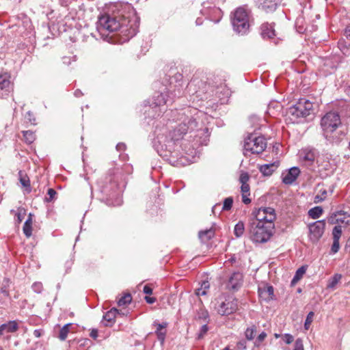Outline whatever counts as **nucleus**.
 Returning <instances> with one entry per match:
<instances>
[{"instance_id":"obj_60","label":"nucleus","mask_w":350,"mask_h":350,"mask_svg":"<svg viewBox=\"0 0 350 350\" xmlns=\"http://www.w3.org/2000/svg\"><path fill=\"white\" fill-rule=\"evenodd\" d=\"M31 215L29 214V217L28 219L25 221L24 225H27V226H31V224H32V219H31Z\"/></svg>"},{"instance_id":"obj_16","label":"nucleus","mask_w":350,"mask_h":350,"mask_svg":"<svg viewBox=\"0 0 350 350\" xmlns=\"http://www.w3.org/2000/svg\"><path fill=\"white\" fill-rule=\"evenodd\" d=\"M300 170L297 167H293L282 175V182L286 185H291L298 177Z\"/></svg>"},{"instance_id":"obj_33","label":"nucleus","mask_w":350,"mask_h":350,"mask_svg":"<svg viewBox=\"0 0 350 350\" xmlns=\"http://www.w3.org/2000/svg\"><path fill=\"white\" fill-rule=\"evenodd\" d=\"M3 325H5V332H14L18 329V324L16 321H10L8 323L2 324Z\"/></svg>"},{"instance_id":"obj_19","label":"nucleus","mask_w":350,"mask_h":350,"mask_svg":"<svg viewBox=\"0 0 350 350\" xmlns=\"http://www.w3.org/2000/svg\"><path fill=\"white\" fill-rule=\"evenodd\" d=\"M242 281L243 275L241 273L239 272L233 273L229 279L228 287L232 290H237L241 286Z\"/></svg>"},{"instance_id":"obj_59","label":"nucleus","mask_w":350,"mask_h":350,"mask_svg":"<svg viewBox=\"0 0 350 350\" xmlns=\"http://www.w3.org/2000/svg\"><path fill=\"white\" fill-rule=\"evenodd\" d=\"M90 336L92 338H96L97 336H98V331L96 329H92L90 332Z\"/></svg>"},{"instance_id":"obj_34","label":"nucleus","mask_w":350,"mask_h":350,"mask_svg":"<svg viewBox=\"0 0 350 350\" xmlns=\"http://www.w3.org/2000/svg\"><path fill=\"white\" fill-rule=\"evenodd\" d=\"M327 191L325 189H321L319 193L314 197V202L319 203L327 198Z\"/></svg>"},{"instance_id":"obj_42","label":"nucleus","mask_w":350,"mask_h":350,"mask_svg":"<svg viewBox=\"0 0 350 350\" xmlns=\"http://www.w3.org/2000/svg\"><path fill=\"white\" fill-rule=\"evenodd\" d=\"M156 334H157L158 340L161 343H163V342L165 340V338L166 332L161 331V330H156Z\"/></svg>"},{"instance_id":"obj_10","label":"nucleus","mask_w":350,"mask_h":350,"mask_svg":"<svg viewBox=\"0 0 350 350\" xmlns=\"http://www.w3.org/2000/svg\"><path fill=\"white\" fill-rule=\"evenodd\" d=\"M217 304V312L223 316L232 314L238 308V300L232 297H221L218 299Z\"/></svg>"},{"instance_id":"obj_29","label":"nucleus","mask_w":350,"mask_h":350,"mask_svg":"<svg viewBox=\"0 0 350 350\" xmlns=\"http://www.w3.org/2000/svg\"><path fill=\"white\" fill-rule=\"evenodd\" d=\"M341 278H342L341 274H339V273L334 274V276L329 280L327 287L328 288H332V289L335 288L336 286L339 282V281L340 280Z\"/></svg>"},{"instance_id":"obj_39","label":"nucleus","mask_w":350,"mask_h":350,"mask_svg":"<svg viewBox=\"0 0 350 350\" xmlns=\"http://www.w3.org/2000/svg\"><path fill=\"white\" fill-rule=\"evenodd\" d=\"M314 314L313 312H310L306 319L305 323H304V327L306 329H308L310 324L312 322L313 317Z\"/></svg>"},{"instance_id":"obj_37","label":"nucleus","mask_w":350,"mask_h":350,"mask_svg":"<svg viewBox=\"0 0 350 350\" xmlns=\"http://www.w3.org/2000/svg\"><path fill=\"white\" fill-rule=\"evenodd\" d=\"M233 204V198L232 197L226 198L223 204L222 211H229L231 209Z\"/></svg>"},{"instance_id":"obj_50","label":"nucleus","mask_w":350,"mask_h":350,"mask_svg":"<svg viewBox=\"0 0 350 350\" xmlns=\"http://www.w3.org/2000/svg\"><path fill=\"white\" fill-rule=\"evenodd\" d=\"M267 337V334L265 332H262L256 338V342H262Z\"/></svg>"},{"instance_id":"obj_46","label":"nucleus","mask_w":350,"mask_h":350,"mask_svg":"<svg viewBox=\"0 0 350 350\" xmlns=\"http://www.w3.org/2000/svg\"><path fill=\"white\" fill-rule=\"evenodd\" d=\"M20 182L23 187L28 188V192L31 191L29 180L28 178L21 177L20 178Z\"/></svg>"},{"instance_id":"obj_62","label":"nucleus","mask_w":350,"mask_h":350,"mask_svg":"<svg viewBox=\"0 0 350 350\" xmlns=\"http://www.w3.org/2000/svg\"><path fill=\"white\" fill-rule=\"evenodd\" d=\"M5 325H0V335H2L3 332H5Z\"/></svg>"},{"instance_id":"obj_11","label":"nucleus","mask_w":350,"mask_h":350,"mask_svg":"<svg viewBox=\"0 0 350 350\" xmlns=\"http://www.w3.org/2000/svg\"><path fill=\"white\" fill-rule=\"evenodd\" d=\"M325 228V220H318L308 226L309 240L312 243H317L322 237Z\"/></svg>"},{"instance_id":"obj_15","label":"nucleus","mask_w":350,"mask_h":350,"mask_svg":"<svg viewBox=\"0 0 350 350\" xmlns=\"http://www.w3.org/2000/svg\"><path fill=\"white\" fill-rule=\"evenodd\" d=\"M327 221L330 224H350V215L342 213L341 211L333 213L327 218Z\"/></svg>"},{"instance_id":"obj_8","label":"nucleus","mask_w":350,"mask_h":350,"mask_svg":"<svg viewBox=\"0 0 350 350\" xmlns=\"http://www.w3.org/2000/svg\"><path fill=\"white\" fill-rule=\"evenodd\" d=\"M267 145L266 139L263 136L251 133L244 140L243 153L245 156L250 154H260L265 150Z\"/></svg>"},{"instance_id":"obj_52","label":"nucleus","mask_w":350,"mask_h":350,"mask_svg":"<svg viewBox=\"0 0 350 350\" xmlns=\"http://www.w3.org/2000/svg\"><path fill=\"white\" fill-rule=\"evenodd\" d=\"M154 325L155 326H157V330H161V331H165L164 329L167 326V323H154Z\"/></svg>"},{"instance_id":"obj_27","label":"nucleus","mask_w":350,"mask_h":350,"mask_svg":"<svg viewBox=\"0 0 350 350\" xmlns=\"http://www.w3.org/2000/svg\"><path fill=\"white\" fill-rule=\"evenodd\" d=\"M306 271V267L305 266H302L299 267L297 271L295 272V275L293 276V278L291 281L292 284H296L299 280H301V278L303 277L304 273Z\"/></svg>"},{"instance_id":"obj_1","label":"nucleus","mask_w":350,"mask_h":350,"mask_svg":"<svg viewBox=\"0 0 350 350\" xmlns=\"http://www.w3.org/2000/svg\"><path fill=\"white\" fill-rule=\"evenodd\" d=\"M173 120L179 122L177 126L172 131L163 128L158 132L154 139L153 146L158 154L174 166L183 164L182 158L179 157V148L185 147V151L188 154V148L185 139L178 146L183 135L191 133L193 137L192 147L193 149L201 145H206L208 134V129L204 127L200 119L204 114L196 108L186 107L180 110L172 111Z\"/></svg>"},{"instance_id":"obj_64","label":"nucleus","mask_w":350,"mask_h":350,"mask_svg":"<svg viewBox=\"0 0 350 350\" xmlns=\"http://www.w3.org/2000/svg\"><path fill=\"white\" fill-rule=\"evenodd\" d=\"M219 206H220V204H215V205L213 207V208H212L213 212L215 213V211H216L217 208V207H219Z\"/></svg>"},{"instance_id":"obj_12","label":"nucleus","mask_w":350,"mask_h":350,"mask_svg":"<svg viewBox=\"0 0 350 350\" xmlns=\"http://www.w3.org/2000/svg\"><path fill=\"white\" fill-rule=\"evenodd\" d=\"M256 220L267 224H274L275 211L271 207H260L255 213Z\"/></svg>"},{"instance_id":"obj_31","label":"nucleus","mask_w":350,"mask_h":350,"mask_svg":"<svg viewBox=\"0 0 350 350\" xmlns=\"http://www.w3.org/2000/svg\"><path fill=\"white\" fill-rule=\"evenodd\" d=\"M23 134L25 141L27 144H31L36 139L35 134L31 131H23Z\"/></svg>"},{"instance_id":"obj_25","label":"nucleus","mask_w":350,"mask_h":350,"mask_svg":"<svg viewBox=\"0 0 350 350\" xmlns=\"http://www.w3.org/2000/svg\"><path fill=\"white\" fill-rule=\"evenodd\" d=\"M241 191L242 195V202L245 204H250L251 202V199L249 198L250 196V185L247 183L241 185Z\"/></svg>"},{"instance_id":"obj_55","label":"nucleus","mask_w":350,"mask_h":350,"mask_svg":"<svg viewBox=\"0 0 350 350\" xmlns=\"http://www.w3.org/2000/svg\"><path fill=\"white\" fill-rule=\"evenodd\" d=\"M126 148V145L124 143H119L116 146V149L118 151L124 150Z\"/></svg>"},{"instance_id":"obj_6","label":"nucleus","mask_w":350,"mask_h":350,"mask_svg":"<svg viewBox=\"0 0 350 350\" xmlns=\"http://www.w3.org/2000/svg\"><path fill=\"white\" fill-rule=\"evenodd\" d=\"M250 11L245 7H239L235 10L232 17L233 29L237 33L244 35L250 28Z\"/></svg>"},{"instance_id":"obj_48","label":"nucleus","mask_w":350,"mask_h":350,"mask_svg":"<svg viewBox=\"0 0 350 350\" xmlns=\"http://www.w3.org/2000/svg\"><path fill=\"white\" fill-rule=\"evenodd\" d=\"M338 47L344 54L347 53V46H346L345 42L344 40H340L338 42Z\"/></svg>"},{"instance_id":"obj_49","label":"nucleus","mask_w":350,"mask_h":350,"mask_svg":"<svg viewBox=\"0 0 350 350\" xmlns=\"http://www.w3.org/2000/svg\"><path fill=\"white\" fill-rule=\"evenodd\" d=\"M284 340L286 344H291L293 341V336L290 334H285L283 336Z\"/></svg>"},{"instance_id":"obj_17","label":"nucleus","mask_w":350,"mask_h":350,"mask_svg":"<svg viewBox=\"0 0 350 350\" xmlns=\"http://www.w3.org/2000/svg\"><path fill=\"white\" fill-rule=\"evenodd\" d=\"M258 295L260 299L268 301L273 299V288L271 286L262 284L258 287Z\"/></svg>"},{"instance_id":"obj_36","label":"nucleus","mask_w":350,"mask_h":350,"mask_svg":"<svg viewBox=\"0 0 350 350\" xmlns=\"http://www.w3.org/2000/svg\"><path fill=\"white\" fill-rule=\"evenodd\" d=\"M131 296L130 294L128 293L122 296L120 299H119V300L118 301V304L119 306H124L131 303Z\"/></svg>"},{"instance_id":"obj_47","label":"nucleus","mask_w":350,"mask_h":350,"mask_svg":"<svg viewBox=\"0 0 350 350\" xmlns=\"http://www.w3.org/2000/svg\"><path fill=\"white\" fill-rule=\"evenodd\" d=\"M294 350H304L302 340L300 338L296 340Z\"/></svg>"},{"instance_id":"obj_61","label":"nucleus","mask_w":350,"mask_h":350,"mask_svg":"<svg viewBox=\"0 0 350 350\" xmlns=\"http://www.w3.org/2000/svg\"><path fill=\"white\" fill-rule=\"evenodd\" d=\"M74 94L76 97H80L81 96L83 95V93L81 92V91L80 90H75Z\"/></svg>"},{"instance_id":"obj_54","label":"nucleus","mask_w":350,"mask_h":350,"mask_svg":"<svg viewBox=\"0 0 350 350\" xmlns=\"http://www.w3.org/2000/svg\"><path fill=\"white\" fill-rule=\"evenodd\" d=\"M208 331V326L206 325H204L202 326L200 329V334L199 335V338L202 337L204 334H205Z\"/></svg>"},{"instance_id":"obj_21","label":"nucleus","mask_w":350,"mask_h":350,"mask_svg":"<svg viewBox=\"0 0 350 350\" xmlns=\"http://www.w3.org/2000/svg\"><path fill=\"white\" fill-rule=\"evenodd\" d=\"M280 165L279 161H275L273 163H266L259 167L260 172L264 176H271L273 172H275Z\"/></svg>"},{"instance_id":"obj_41","label":"nucleus","mask_w":350,"mask_h":350,"mask_svg":"<svg viewBox=\"0 0 350 350\" xmlns=\"http://www.w3.org/2000/svg\"><path fill=\"white\" fill-rule=\"evenodd\" d=\"M31 288L35 293H40L42 291L43 286L41 282H36L32 284Z\"/></svg>"},{"instance_id":"obj_44","label":"nucleus","mask_w":350,"mask_h":350,"mask_svg":"<svg viewBox=\"0 0 350 350\" xmlns=\"http://www.w3.org/2000/svg\"><path fill=\"white\" fill-rule=\"evenodd\" d=\"M62 61H63V64H64L66 65H70L72 63V62L76 61V57L75 56H72V57L65 56L62 58Z\"/></svg>"},{"instance_id":"obj_2","label":"nucleus","mask_w":350,"mask_h":350,"mask_svg":"<svg viewBox=\"0 0 350 350\" xmlns=\"http://www.w3.org/2000/svg\"><path fill=\"white\" fill-rule=\"evenodd\" d=\"M125 180L122 172L120 169L109 170L107 174L97 181V187L103 195L102 200L107 204L120 206L122 200L120 193L125 187Z\"/></svg>"},{"instance_id":"obj_53","label":"nucleus","mask_w":350,"mask_h":350,"mask_svg":"<svg viewBox=\"0 0 350 350\" xmlns=\"http://www.w3.org/2000/svg\"><path fill=\"white\" fill-rule=\"evenodd\" d=\"M143 292L147 295H151L152 293V289L148 285H145L143 288Z\"/></svg>"},{"instance_id":"obj_3","label":"nucleus","mask_w":350,"mask_h":350,"mask_svg":"<svg viewBox=\"0 0 350 350\" xmlns=\"http://www.w3.org/2000/svg\"><path fill=\"white\" fill-rule=\"evenodd\" d=\"M138 25L139 21L134 15L133 18L123 16L122 18L118 19L116 17L105 14L98 18L96 29L103 35L106 31L114 32L119 30L129 39L137 33Z\"/></svg>"},{"instance_id":"obj_13","label":"nucleus","mask_w":350,"mask_h":350,"mask_svg":"<svg viewBox=\"0 0 350 350\" xmlns=\"http://www.w3.org/2000/svg\"><path fill=\"white\" fill-rule=\"evenodd\" d=\"M170 96L168 93H156L152 97V101L150 104V107L153 109L154 108L159 107V111L157 113V116H159L161 113L165 111V105H167L170 102H172V99L170 98Z\"/></svg>"},{"instance_id":"obj_18","label":"nucleus","mask_w":350,"mask_h":350,"mask_svg":"<svg viewBox=\"0 0 350 350\" xmlns=\"http://www.w3.org/2000/svg\"><path fill=\"white\" fill-rule=\"evenodd\" d=\"M215 95L219 98L221 103L224 104L230 96L231 91L226 85H221L216 88Z\"/></svg>"},{"instance_id":"obj_56","label":"nucleus","mask_w":350,"mask_h":350,"mask_svg":"<svg viewBox=\"0 0 350 350\" xmlns=\"http://www.w3.org/2000/svg\"><path fill=\"white\" fill-rule=\"evenodd\" d=\"M145 300L148 304H153L156 301V298L153 297H145Z\"/></svg>"},{"instance_id":"obj_9","label":"nucleus","mask_w":350,"mask_h":350,"mask_svg":"<svg viewBox=\"0 0 350 350\" xmlns=\"http://www.w3.org/2000/svg\"><path fill=\"white\" fill-rule=\"evenodd\" d=\"M216 0H208L202 3V9L201 12L206 16L211 21L214 23H218L222 18L223 13L221 9L217 6Z\"/></svg>"},{"instance_id":"obj_45","label":"nucleus","mask_w":350,"mask_h":350,"mask_svg":"<svg viewBox=\"0 0 350 350\" xmlns=\"http://www.w3.org/2000/svg\"><path fill=\"white\" fill-rule=\"evenodd\" d=\"M250 179L249 175L247 173H242L240 176L239 180L243 184H247Z\"/></svg>"},{"instance_id":"obj_35","label":"nucleus","mask_w":350,"mask_h":350,"mask_svg":"<svg viewBox=\"0 0 350 350\" xmlns=\"http://www.w3.org/2000/svg\"><path fill=\"white\" fill-rule=\"evenodd\" d=\"M342 235V227L340 225L335 226L332 230L333 240H340Z\"/></svg>"},{"instance_id":"obj_58","label":"nucleus","mask_w":350,"mask_h":350,"mask_svg":"<svg viewBox=\"0 0 350 350\" xmlns=\"http://www.w3.org/2000/svg\"><path fill=\"white\" fill-rule=\"evenodd\" d=\"M200 288H203L206 291L209 288V283L207 281H204L202 283Z\"/></svg>"},{"instance_id":"obj_14","label":"nucleus","mask_w":350,"mask_h":350,"mask_svg":"<svg viewBox=\"0 0 350 350\" xmlns=\"http://www.w3.org/2000/svg\"><path fill=\"white\" fill-rule=\"evenodd\" d=\"M299 158L300 162H301L306 166H310L314 161L316 158V152L314 149L312 148H304L299 152Z\"/></svg>"},{"instance_id":"obj_28","label":"nucleus","mask_w":350,"mask_h":350,"mask_svg":"<svg viewBox=\"0 0 350 350\" xmlns=\"http://www.w3.org/2000/svg\"><path fill=\"white\" fill-rule=\"evenodd\" d=\"M322 213L323 208L321 206H315L308 211V215L314 219L319 218Z\"/></svg>"},{"instance_id":"obj_38","label":"nucleus","mask_w":350,"mask_h":350,"mask_svg":"<svg viewBox=\"0 0 350 350\" xmlns=\"http://www.w3.org/2000/svg\"><path fill=\"white\" fill-rule=\"evenodd\" d=\"M57 195V192L55 189L50 188L47 191V197L45 198V201L47 202H52L54 199L55 196Z\"/></svg>"},{"instance_id":"obj_57","label":"nucleus","mask_w":350,"mask_h":350,"mask_svg":"<svg viewBox=\"0 0 350 350\" xmlns=\"http://www.w3.org/2000/svg\"><path fill=\"white\" fill-rule=\"evenodd\" d=\"M345 36L350 40V25L347 26L345 30Z\"/></svg>"},{"instance_id":"obj_23","label":"nucleus","mask_w":350,"mask_h":350,"mask_svg":"<svg viewBox=\"0 0 350 350\" xmlns=\"http://www.w3.org/2000/svg\"><path fill=\"white\" fill-rule=\"evenodd\" d=\"M278 5V0H262L260 7L267 12L274 11Z\"/></svg>"},{"instance_id":"obj_51","label":"nucleus","mask_w":350,"mask_h":350,"mask_svg":"<svg viewBox=\"0 0 350 350\" xmlns=\"http://www.w3.org/2000/svg\"><path fill=\"white\" fill-rule=\"evenodd\" d=\"M196 295L198 297L206 295V291L203 288H198L196 290Z\"/></svg>"},{"instance_id":"obj_20","label":"nucleus","mask_w":350,"mask_h":350,"mask_svg":"<svg viewBox=\"0 0 350 350\" xmlns=\"http://www.w3.org/2000/svg\"><path fill=\"white\" fill-rule=\"evenodd\" d=\"M118 313L119 310L117 308H111L104 314L102 323L106 327L111 326L114 323L116 317Z\"/></svg>"},{"instance_id":"obj_30","label":"nucleus","mask_w":350,"mask_h":350,"mask_svg":"<svg viewBox=\"0 0 350 350\" xmlns=\"http://www.w3.org/2000/svg\"><path fill=\"white\" fill-rule=\"evenodd\" d=\"M245 231V226L243 221H239L234 226V233L237 237H241Z\"/></svg>"},{"instance_id":"obj_63","label":"nucleus","mask_w":350,"mask_h":350,"mask_svg":"<svg viewBox=\"0 0 350 350\" xmlns=\"http://www.w3.org/2000/svg\"><path fill=\"white\" fill-rule=\"evenodd\" d=\"M62 1V5H66L68 3L71 1V0H60Z\"/></svg>"},{"instance_id":"obj_43","label":"nucleus","mask_w":350,"mask_h":350,"mask_svg":"<svg viewBox=\"0 0 350 350\" xmlns=\"http://www.w3.org/2000/svg\"><path fill=\"white\" fill-rule=\"evenodd\" d=\"M23 230L27 237H30L32 234L31 226L23 225Z\"/></svg>"},{"instance_id":"obj_24","label":"nucleus","mask_w":350,"mask_h":350,"mask_svg":"<svg viewBox=\"0 0 350 350\" xmlns=\"http://www.w3.org/2000/svg\"><path fill=\"white\" fill-rule=\"evenodd\" d=\"M215 235V230L213 228H210L209 229H206L204 230H201L198 233L199 239L202 242H206L212 239Z\"/></svg>"},{"instance_id":"obj_32","label":"nucleus","mask_w":350,"mask_h":350,"mask_svg":"<svg viewBox=\"0 0 350 350\" xmlns=\"http://www.w3.org/2000/svg\"><path fill=\"white\" fill-rule=\"evenodd\" d=\"M71 323H67L61 328L59 334V338L61 340H64L67 338L68 334L69 332V327Z\"/></svg>"},{"instance_id":"obj_7","label":"nucleus","mask_w":350,"mask_h":350,"mask_svg":"<svg viewBox=\"0 0 350 350\" xmlns=\"http://www.w3.org/2000/svg\"><path fill=\"white\" fill-rule=\"evenodd\" d=\"M313 110V103L306 98H301L295 105L288 108V119L292 123H298L300 118L309 116Z\"/></svg>"},{"instance_id":"obj_22","label":"nucleus","mask_w":350,"mask_h":350,"mask_svg":"<svg viewBox=\"0 0 350 350\" xmlns=\"http://www.w3.org/2000/svg\"><path fill=\"white\" fill-rule=\"evenodd\" d=\"M260 34L264 39H270L275 36V30L271 24L267 23L262 24Z\"/></svg>"},{"instance_id":"obj_26","label":"nucleus","mask_w":350,"mask_h":350,"mask_svg":"<svg viewBox=\"0 0 350 350\" xmlns=\"http://www.w3.org/2000/svg\"><path fill=\"white\" fill-rule=\"evenodd\" d=\"M257 332V327L256 325L252 324L251 326L248 327L245 332V336L247 340H253Z\"/></svg>"},{"instance_id":"obj_4","label":"nucleus","mask_w":350,"mask_h":350,"mask_svg":"<svg viewBox=\"0 0 350 350\" xmlns=\"http://www.w3.org/2000/svg\"><path fill=\"white\" fill-rule=\"evenodd\" d=\"M321 125L326 139L333 143H338L345 136V133L342 131L335 133L336 129L341 126L340 118L337 112L327 113L321 118Z\"/></svg>"},{"instance_id":"obj_40","label":"nucleus","mask_w":350,"mask_h":350,"mask_svg":"<svg viewBox=\"0 0 350 350\" xmlns=\"http://www.w3.org/2000/svg\"><path fill=\"white\" fill-rule=\"evenodd\" d=\"M340 249L339 240H333V243L331 247L330 253L334 254L338 252Z\"/></svg>"},{"instance_id":"obj_5","label":"nucleus","mask_w":350,"mask_h":350,"mask_svg":"<svg viewBox=\"0 0 350 350\" xmlns=\"http://www.w3.org/2000/svg\"><path fill=\"white\" fill-rule=\"evenodd\" d=\"M275 224H267L262 221H254L249 228L250 239L257 243L267 242L274 233Z\"/></svg>"}]
</instances>
